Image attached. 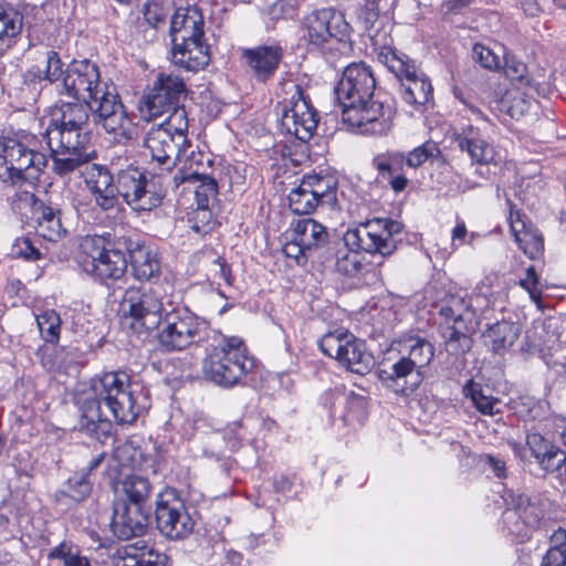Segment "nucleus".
<instances>
[{"label":"nucleus","mask_w":566,"mask_h":566,"mask_svg":"<svg viewBox=\"0 0 566 566\" xmlns=\"http://www.w3.org/2000/svg\"><path fill=\"white\" fill-rule=\"evenodd\" d=\"M130 377L124 371H109L93 380L88 391L77 397L80 430L104 443L112 436L109 416L118 424H130L143 406Z\"/></svg>","instance_id":"obj_1"},{"label":"nucleus","mask_w":566,"mask_h":566,"mask_svg":"<svg viewBox=\"0 0 566 566\" xmlns=\"http://www.w3.org/2000/svg\"><path fill=\"white\" fill-rule=\"evenodd\" d=\"M375 90L373 70L364 62L347 65L335 87L344 123L357 127L361 134L382 135L392 125L395 111L390 105L373 99Z\"/></svg>","instance_id":"obj_2"},{"label":"nucleus","mask_w":566,"mask_h":566,"mask_svg":"<svg viewBox=\"0 0 566 566\" xmlns=\"http://www.w3.org/2000/svg\"><path fill=\"white\" fill-rule=\"evenodd\" d=\"M402 231L403 224L389 218H374L347 230L345 248L333 250L336 271L349 277L360 275L366 265L358 251L388 258L397 250L398 237Z\"/></svg>","instance_id":"obj_3"},{"label":"nucleus","mask_w":566,"mask_h":566,"mask_svg":"<svg viewBox=\"0 0 566 566\" xmlns=\"http://www.w3.org/2000/svg\"><path fill=\"white\" fill-rule=\"evenodd\" d=\"M174 65L197 73L211 61L210 46L205 36V19L196 6L178 8L170 21Z\"/></svg>","instance_id":"obj_4"},{"label":"nucleus","mask_w":566,"mask_h":566,"mask_svg":"<svg viewBox=\"0 0 566 566\" xmlns=\"http://www.w3.org/2000/svg\"><path fill=\"white\" fill-rule=\"evenodd\" d=\"M254 359L240 337L226 338L202 361V374L213 384L231 388L252 370Z\"/></svg>","instance_id":"obj_5"},{"label":"nucleus","mask_w":566,"mask_h":566,"mask_svg":"<svg viewBox=\"0 0 566 566\" xmlns=\"http://www.w3.org/2000/svg\"><path fill=\"white\" fill-rule=\"evenodd\" d=\"M117 198L135 212H150L163 205L166 197L164 177L149 175L133 164L116 170Z\"/></svg>","instance_id":"obj_6"},{"label":"nucleus","mask_w":566,"mask_h":566,"mask_svg":"<svg viewBox=\"0 0 566 566\" xmlns=\"http://www.w3.org/2000/svg\"><path fill=\"white\" fill-rule=\"evenodd\" d=\"M124 323L136 334L158 328L163 321V293L155 286L128 287L120 302Z\"/></svg>","instance_id":"obj_7"},{"label":"nucleus","mask_w":566,"mask_h":566,"mask_svg":"<svg viewBox=\"0 0 566 566\" xmlns=\"http://www.w3.org/2000/svg\"><path fill=\"white\" fill-rule=\"evenodd\" d=\"M378 59L400 82L401 98L412 106H423L433 98L430 78L420 71L413 61L397 50L384 46Z\"/></svg>","instance_id":"obj_8"},{"label":"nucleus","mask_w":566,"mask_h":566,"mask_svg":"<svg viewBox=\"0 0 566 566\" xmlns=\"http://www.w3.org/2000/svg\"><path fill=\"white\" fill-rule=\"evenodd\" d=\"M48 157L18 139L0 138V179L21 185L28 178L38 179L48 166Z\"/></svg>","instance_id":"obj_9"},{"label":"nucleus","mask_w":566,"mask_h":566,"mask_svg":"<svg viewBox=\"0 0 566 566\" xmlns=\"http://www.w3.org/2000/svg\"><path fill=\"white\" fill-rule=\"evenodd\" d=\"M87 104L93 123L112 135L115 142L127 143L133 138V122L115 86L103 85Z\"/></svg>","instance_id":"obj_10"},{"label":"nucleus","mask_w":566,"mask_h":566,"mask_svg":"<svg viewBox=\"0 0 566 566\" xmlns=\"http://www.w3.org/2000/svg\"><path fill=\"white\" fill-rule=\"evenodd\" d=\"M165 327L157 334L163 352L171 353L202 342L208 335V323L187 307L175 308L164 318Z\"/></svg>","instance_id":"obj_11"},{"label":"nucleus","mask_w":566,"mask_h":566,"mask_svg":"<svg viewBox=\"0 0 566 566\" xmlns=\"http://www.w3.org/2000/svg\"><path fill=\"white\" fill-rule=\"evenodd\" d=\"M87 260L85 271L101 282L120 279L127 269L125 248L118 247V238L87 237L82 243Z\"/></svg>","instance_id":"obj_12"},{"label":"nucleus","mask_w":566,"mask_h":566,"mask_svg":"<svg viewBox=\"0 0 566 566\" xmlns=\"http://www.w3.org/2000/svg\"><path fill=\"white\" fill-rule=\"evenodd\" d=\"M439 314L444 318L447 325L443 332L446 349L450 355L460 356L472 347V338L469 335L474 317L470 304L460 295H449L441 301Z\"/></svg>","instance_id":"obj_13"},{"label":"nucleus","mask_w":566,"mask_h":566,"mask_svg":"<svg viewBox=\"0 0 566 566\" xmlns=\"http://www.w3.org/2000/svg\"><path fill=\"white\" fill-rule=\"evenodd\" d=\"M155 521L159 533L169 539L188 537L195 522L176 489L166 488L157 494Z\"/></svg>","instance_id":"obj_14"},{"label":"nucleus","mask_w":566,"mask_h":566,"mask_svg":"<svg viewBox=\"0 0 566 566\" xmlns=\"http://www.w3.org/2000/svg\"><path fill=\"white\" fill-rule=\"evenodd\" d=\"M187 93L185 80L172 72H160L143 97L140 112L148 120L164 115L179 105Z\"/></svg>","instance_id":"obj_15"},{"label":"nucleus","mask_w":566,"mask_h":566,"mask_svg":"<svg viewBox=\"0 0 566 566\" xmlns=\"http://www.w3.org/2000/svg\"><path fill=\"white\" fill-rule=\"evenodd\" d=\"M454 140L462 151L468 153L472 164L476 165V176L484 180H491L496 176V170L502 166L501 156L478 127H464L455 135Z\"/></svg>","instance_id":"obj_16"},{"label":"nucleus","mask_w":566,"mask_h":566,"mask_svg":"<svg viewBox=\"0 0 566 566\" xmlns=\"http://www.w3.org/2000/svg\"><path fill=\"white\" fill-rule=\"evenodd\" d=\"M293 94L283 105L281 126L290 135L301 142H307L314 135L318 119L316 111L304 96V91L297 84H292Z\"/></svg>","instance_id":"obj_17"},{"label":"nucleus","mask_w":566,"mask_h":566,"mask_svg":"<svg viewBox=\"0 0 566 566\" xmlns=\"http://www.w3.org/2000/svg\"><path fill=\"white\" fill-rule=\"evenodd\" d=\"M18 200L30 207L31 221L38 235L50 242H59L67 234L62 223V211L51 199L43 200L30 191L17 193Z\"/></svg>","instance_id":"obj_18"},{"label":"nucleus","mask_w":566,"mask_h":566,"mask_svg":"<svg viewBox=\"0 0 566 566\" xmlns=\"http://www.w3.org/2000/svg\"><path fill=\"white\" fill-rule=\"evenodd\" d=\"M304 31V38L311 45L322 48L333 39L338 42L345 41L349 35L350 25L340 12L324 8L305 17Z\"/></svg>","instance_id":"obj_19"},{"label":"nucleus","mask_w":566,"mask_h":566,"mask_svg":"<svg viewBox=\"0 0 566 566\" xmlns=\"http://www.w3.org/2000/svg\"><path fill=\"white\" fill-rule=\"evenodd\" d=\"M144 144L150 153L151 161L167 171H170L182 157H188L187 148L190 146L187 136L171 134L155 125L146 133Z\"/></svg>","instance_id":"obj_20"},{"label":"nucleus","mask_w":566,"mask_h":566,"mask_svg":"<svg viewBox=\"0 0 566 566\" xmlns=\"http://www.w3.org/2000/svg\"><path fill=\"white\" fill-rule=\"evenodd\" d=\"M61 94L75 99L90 102L95 96V91L102 90L106 83L101 82L99 71L96 64L88 60L73 61L63 71Z\"/></svg>","instance_id":"obj_21"},{"label":"nucleus","mask_w":566,"mask_h":566,"mask_svg":"<svg viewBox=\"0 0 566 566\" xmlns=\"http://www.w3.org/2000/svg\"><path fill=\"white\" fill-rule=\"evenodd\" d=\"M108 457L99 452L92 458L87 467L74 472L64 483V489L54 493V501L59 504H67V500L81 502L87 499L93 490L94 476L98 469L109 468Z\"/></svg>","instance_id":"obj_22"},{"label":"nucleus","mask_w":566,"mask_h":566,"mask_svg":"<svg viewBox=\"0 0 566 566\" xmlns=\"http://www.w3.org/2000/svg\"><path fill=\"white\" fill-rule=\"evenodd\" d=\"M150 507L134 506L126 502H113L111 530L122 541L143 536L149 524Z\"/></svg>","instance_id":"obj_23"},{"label":"nucleus","mask_w":566,"mask_h":566,"mask_svg":"<svg viewBox=\"0 0 566 566\" xmlns=\"http://www.w3.org/2000/svg\"><path fill=\"white\" fill-rule=\"evenodd\" d=\"M294 240L307 251L313 262L324 264L332 259L333 248L326 228L314 219L298 220L293 229Z\"/></svg>","instance_id":"obj_24"},{"label":"nucleus","mask_w":566,"mask_h":566,"mask_svg":"<svg viewBox=\"0 0 566 566\" xmlns=\"http://www.w3.org/2000/svg\"><path fill=\"white\" fill-rule=\"evenodd\" d=\"M116 171L111 172L105 166L93 164L84 174V182L95 205L103 211L115 209L117 198Z\"/></svg>","instance_id":"obj_25"},{"label":"nucleus","mask_w":566,"mask_h":566,"mask_svg":"<svg viewBox=\"0 0 566 566\" xmlns=\"http://www.w3.org/2000/svg\"><path fill=\"white\" fill-rule=\"evenodd\" d=\"M118 247L125 248L135 279L148 281L159 275L160 260L156 250L145 245L140 240L127 237L118 238Z\"/></svg>","instance_id":"obj_26"},{"label":"nucleus","mask_w":566,"mask_h":566,"mask_svg":"<svg viewBox=\"0 0 566 566\" xmlns=\"http://www.w3.org/2000/svg\"><path fill=\"white\" fill-rule=\"evenodd\" d=\"M379 380L396 394L409 395L415 391L423 380V375L416 370L409 361L400 357L390 366L379 368Z\"/></svg>","instance_id":"obj_27"},{"label":"nucleus","mask_w":566,"mask_h":566,"mask_svg":"<svg viewBox=\"0 0 566 566\" xmlns=\"http://www.w3.org/2000/svg\"><path fill=\"white\" fill-rule=\"evenodd\" d=\"M242 56L256 80L265 82L276 72L283 57V50L279 45H260L253 49H244Z\"/></svg>","instance_id":"obj_28"},{"label":"nucleus","mask_w":566,"mask_h":566,"mask_svg":"<svg viewBox=\"0 0 566 566\" xmlns=\"http://www.w3.org/2000/svg\"><path fill=\"white\" fill-rule=\"evenodd\" d=\"M151 489V483L145 476L138 474L125 475L113 484V502L123 501L134 506L149 507L147 502Z\"/></svg>","instance_id":"obj_29"},{"label":"nucleus","mask_w":566,"mask_h":566,"mask_svg":"<svg viewBox=\"0 0 566 566\" xmlns=\"http://www.w3.org/2000/svg\"><path fill=\"white\" fill-rule=\"evenodd\" d=\"M522 332V325L511 319L497 321L488 325L482 333L485 346L494 354H504L510 349Z\"/></svg>","instance_id":"obj_30"},{"label":"nucleus","mask_w":566,"mask_h":566,"mask_svg":"<svg viewBox=\"0 0 566 566\" xmlns=\"http://www.w3.org/2000/svg\"><path fill=\"white\" fill-rule=\"evenodd\" d=\"M119 560L115 566H167L168 557L150 548L144 539L118 549Z\"/></svg>","instance_id":"obj_31"},{"label":"nucleus","mask_w":566,"mask_h":566,"mask_svg":"<svg viewBox=\"0 0 566 566\" xmlns=\"http://www.w3.org/2000/svg\"><path fill=\"white\" fill-rule=\"evenodd\" d=\"M338 363L358 375L368 374L375 365L374 356L366 349V344L353 334Z\"/></svg>","instance_id":"obj_32"},{"label":"nucleus","mask_w":566,"mask_h":566,"mask_svg":"<svg viewBox=\"0 0 566 566\" xmlns=\"http://www.w3.org/2000/svg\"><path fill=\"white\" fill-rule=\"evenodd\" d=\"M44 139L50 149L86 150L90 142L88 132L65 129L49 125L44 133Z\"/></svg>","instance_id":"obj_33"},{"label":"nucleus","mask_w":566,"mask_h":566,"mask_svg":"<svg viewBox=\"0 0 566 566\" xmlns=\"http://www.w3.org/2000/svg\"><path fill=\"white\" fill-rule=\"evenodd\" d=\"M185 182H199L195 190L197 207H209V202L217 196L218 186L213 178L197 170L179 169L174 176L176 187Z\"/></svg>","instance_id":"obj_34"},{"label":"nucleus","mask_w":566,"mask_h":566,"mask_svg":"<svg viewBox=\"0 0 566 566\" xmlns=\"http://www.w3.org/2000/svg\"><path fill=\"white\" fill-rule=\"evenodd\" d=\"M505 501L509 506V512L513 511L528 528H536L544 517L543 509L523 493L512 492Z\"/></svg>","instance_id":"obj_35"},{"label":"nucleus","mask_w":566,"mask_h":566,"mask_svg":"<svg viewBox=\"0 0 566 566\" xmlns=\"http://www.w3.org/2000/svg\"><path fill=\"white\" fill-rule=\"evenodd\" d=\"M43 56L45 59V67L41 69L38 65L29 67L23 75L25 84H36L42 81L55 83L63 75V62L56 51L45 50Z\"/></svg>","instance_id":"obj_36"},{"label":"nucleus","mask_w":566,"mask_h":566,"mask_svg":"<svg viewBox=\"0 0 566 566\" xmlns=\"http://www.w3.org/2000/svg\"><path fill=\"white\" fill-rule=\"evenodd\" d=\"M511 229L520 248L530 259L541 256L544 250V239L537 230L526 228L524 221L520 220V216L515 221L511 220Z\"/></svg>","instance_id":"obj_37"},{"label":"nucleus","mask_w":566,"mask_h":566,"mask_svg":"<svg viewBox=\"0 0 566 566\" xmlns=\"http://www.w3.org/2000/svg\"><path fill=\"white\" fill-rule=\"evenodd\" d=\"M302 181L310 186L312 193L322 206L335 207L337 202V180L333 176L307 175Z\"/></svg>","instance_id":"obj_38"},{"label":"nucleus","mask_w":566,"mask_h":566,"mask_svg":"<svg viewBox=\"0 0 566 566\" xmlns=\"http://www.w3.org/2000/svg\"><path fill=\"white\" fill-rule=\"evenodd\" d=\"M52 156V169L53 171L64 177L76 169L83 164L90 160V156L86 150H63L62 149H50Z\"/></svg>","instance_id":"obj_39"},{"label":"nucleus","mask_w":566,"mask_h":566,"mask_svg":"<svg viewBox=\"0 0 566 566\" xmlns=\"http://www.w3.org/2000/svg\"><path fill=\"white\" fill-rule=\"evenodd\" d=\"M406 347L408 348V355L402 357L424 376V369L434 356L433 345L424 338L411 337L408 339Z\"/></svg>","instance_id":"obj_40"},{"label":"nucleus","mask_w":566,"mask_h":566,"mask_svg":"<svg viewBox=\"0 0 566 566\" xmlns=\"http://www.w3.org/2000/svg\"><path fill=\"white\" fill-rule=\"evenodd\" d=\"M48 557L54 560L57 566H91L90 559L72 542H61L50 551Z\"/></svg>","instance_id":"obj_41"},{"label":"nucleus","mask_w":566,"mask_h":566,"mask_svg":"<svg viewBox=\"0 0 566 566\" xmlns=\"http://www.w3.org/2000/svg\"><path fill=\"white\" fill-rule=\"evenodd\" d=\"M467 398H470L475 408L483 415L493 416L497 413L501 401L492 396L484 394L482 386L474 380H469L463 387Z\"/></svg>","instance_id":"obj_42"},{"label":"nucleus","mask_w":566,"mask_h":566,"mask_svg":"<svg viewBox=\"0 0 566 566\" xmlns=\"http://www.w3.org/2000/svg\"><path fill=\"white\" fill-rule=\"evenodd\" d=\"M303 181L289 193V206L295 214H310L322 206Z\"/></svg>","instance_id":"obj_43"},{"label":"nucleus","mask_w":566,"mask_h":566,"mask_svg":"<svg viewBox=\"0 0 566 566\" xmlns=\"http://www.w3.org/2000/svg\"><path fill=\"white\" fill-rule=\"evenodd\" d=\"M405 155L401 153L379 154L373 159V166L377 169L382 180L398 174L403 166Z\"/></svg>","instance_id":"obj_44"},{"label":"nucleus","mask_w":566,"mask_h":566,"mask_svg":"<svg viewBox=\"0 0 566 566\" xmlns=\"http://www.w3.org/2000/svg\"><path fill=\"white\" fill-rule=\"evenodd\" d=\"M348 339H352V334L348 332H329L319 339L318 346L326 356L338 361Z\"/></svg>","instance_id":"obj_45"},{"label":"nucleus","mask_w":566,"mask_h":566,"mask_svg":"<svg viewBox=\"0 0 566 566\" xmlns=\"http://www.w3.org/2000/svg\"><path fill=\"white\" fill-rule=\"evenodd\" d=\"M36 324L41 336L46 343L56 344L60 339L61 318L60 315L49 310L36 317Z\"/></svg>","instance_id":"obj_46"},{"label":"nucleus","mask_w":566,"mask_h":566,"mask_svg":"<svg viewBox=\"0 0 566 566\" xmlns=\"http://www.w3.org/2000/svg\"><path fill=\"white\" fill-rule=\"evenodd\" d=\"M22 30V15L0 3V40L12 39Z\"/></svg>","instance_id":"obj_47"},{"label":"nucleus","mask_w":566,"mask_h":566,"mask_svg":"<svg viewBox=\"0 0 566 566\" xmlns=\"http://www.w3.org/2000/svg\"><path fill=\"white\" fill-rule=\"evenodd\" d=\"M345 413L343 419L345 422L357 421L363 423L367 417V398L364 395L350 391L345 397Z\"/></svg>","instance_id":"obj_48"},{"label":"nucleus","mask_w":566,"mask_h":566,"mask_svg":"<svg viewBox=\"0 0 566 566\" xmlns=\"http://www.w3.org/2000/svg\"><path fill=\"white\" fill-rule=\"evenodd\" d=\"M56 114L88 129L91 113L87 103H63Z\"/></svg>","instance_id":"obj_49"},{"label":"nucleus","mask_w":566,"mask_h":566,"mask_svg":"<svg viewBox=\"0 0 566 566\" xmlns=\"http://www.w3.org/2000/svg\"><path fill=\"white\" fill-rule=\"evenodd\" d=\"M169 116L157 127H161L165 130H169L171 134H180L187 136L188 133V117L184 106L177 105L171 107L168 112Z\"/></svg>","instance_id":"obj_50"},{"label":"nucleus","mask_w":566,"mask_h":566,"mask_svg":"<svg viewBox=\"0 0 566 566\" xmlns=\"http://www.w3.org/2000/svg\"><path fill=\"white\" fill-rule=\"evenodd\" d=\"M441 154L440 148L434 142H426L416 147L405 157L406 164L411 168H418L428 159L438 157Z\"/></svg>","instance_id":"obj_51"},{"label":"nucleus","mask_w":566,"mask_h":566,"mask_svg":"<svg viewBox=\"0 0 566 566\" xmlns=\"http://www.w3.org/2000/svg\"><path fill=\"white\" fill-rule=\"evenodd\" d=\"M503 70L505 75L512 81L518 82L520 84L531 85L526 64L515 55L509 53L504 55Z\"/></svg>","instance_id":"obj_52"},{"label":"nucleus","mask_w":566,"mask_h":566,"mask_svg":"<svg viewBox=\"0 0 566 566\" xmlns=\"http://www.w3.org/2000/svg\"><path fill=\"white\" fill-rule=\"evenodd\" d=\"M190 228L198 234L206 235L214 228L213 216L209 207H197L189 219Z\"/></svg>","instance_id":"obj_53"},{"label":"nucleus","mask_w":566,"mask_h":566,"mask_svg":"<svg viewBox=\"0 0 566 566\" xmlns=\"http://www.w3.org/2000/svg\"><path fill=\"white\" fill-rule=\"evenodd\" d=\"M11 254L25 261L34 262L43 258L42 252L34 247L29 238H18L11 248Z\"/></svg>","instance_id":"obj_54"},{"label":"nucleus","mask_w":566,"mask_h":566,"mask_svg":"<svg viewBox=\"0 0 566 566\" xmlns=\"http://www.w3.org/2000/svg\"><path fill=\"white\" fill-rule=\"evenodd\" d=\"M537 462L547 472L558 471L563 465L566 467V454L558 447L552 446Z\"/></svg>","instance_id":"obj_55"},{"label":"nucleus","mask_w":566,"mask_h":566,"mask_svg":"<svg viewBox=\"0 0 566 566\" xmlns=\"http://www.w3.org/2000/svg\"><path fill=\"white\" fill-rule=\"evenodd\" d=\"M520 285L526 290L533 302L539 303L542 300V290L539 289L538 276L534 266H528L525 272V277L520 280Z\"/></svg>","instance_id":"obj_56"},{"label":"nucleus","mask_w":566,"mask_h":566,"mask_svg":"<svg viewBox=\"0 0 566 566\" xmlns=\"http://www.w3.org/2000/svg\"><path fill=\"white\" fill-rule=\"evenodd\" d=\"M526 446L534 458L538 461L552 448V443L542 434L532 432L526 436Z\"/></svg>","instance_id":"obj_57"},{"label":"nucleus","mask_w":566,"mask_h":566,"mask_svg":"<svg viewBox=\"0 0 566 566\" xmlns=\"http://www.w3.org/2000/svg\"><path fill=\"white\" fill-rule=\"evenodd\" d=\"M283 253L286 258L293 259L297 264H305L312 256L307 255V251L298 244V241L294 240V233L291 235V240L283 247Z\"/></svg>","instance_id":"obj_58"},{"label":"nucleus","mask_w":566,"mask_h":566,"mask_svg":"<svg viewBox=\"0 0 566 566\" xmlns=\"http://www.w3.org/2000/svg\"><path fill=\"white\" fill-rule=\"evenodd\" d=\"M473 54L476 56L481 65L488 70H496L500 66L499 56L495 55L489 48L481 44L473 46Z\"/></svg>","instance_id":"obj_59"},{"label":"nucleus","mask_w":566,"mask_h":566,"mask_svg":"<svg viewBox=\"0 0 566 566\" xmlns=\"http://www.w3.org/2000/svg\"><path fill=\"white\" fill-rule=\"evenodd\" d=\"M165 10L158 2L151 1L144 4V18L149 25L157 28L165 21Z\"/></svg>","instance_id":"obj_60"},{"label":"nucleus","mask_w":566,"mask_h":566,"mask_svg":"<svg viewBox=\"0 0 566 566\" xmlns=\"http://www.w3.org/2000/svg\"><path fill=\"white\" fill-rule=\"evenodd\" d=\"M474 0H446L442 10L446 14H462Z\"/></svg>","instance_id":"obj_61"},{"label":"nucleus","mask_w":566,"mask_h":566,"mask_svg":"<svg viewBox=\"0 0 566 566\" xmlns=\"http://www.w3.org/2000/svg\"><path fill=\"white\" fill-rule=\"evenodd\" d=\"M566 555L556 548H548L543 557L541 566H565Z\"/></svg>","instance_id":"obj_62"},{"label":"nucleus","mask_w":566,"mask_h":566,"mask_svg":"<svg viewBox=\"0 0 566 566\" xmlns=\"http://www.w3.org/2000/svg\"><path fill=\"white\" fill-rule=\"evenodd\" d=\"M485 463L497 478L505 476V462L494 455H485Z\"/></svg>","instance_id":"obj_63"},{"label":"nucleus","mask_w":566,"mask_h":566,"mask_svg":"<svg viewBox=\"0 0 566 566\" xmlns=\"http://www.w3.org/2000/svg\"><path fill=\"white\" fill-rule=\"evenodd\" d=\"M562 551L566 555V531L558 528L551 536V547Z\"/></svg>","instance_id":"obj_64"}]
</instances>
